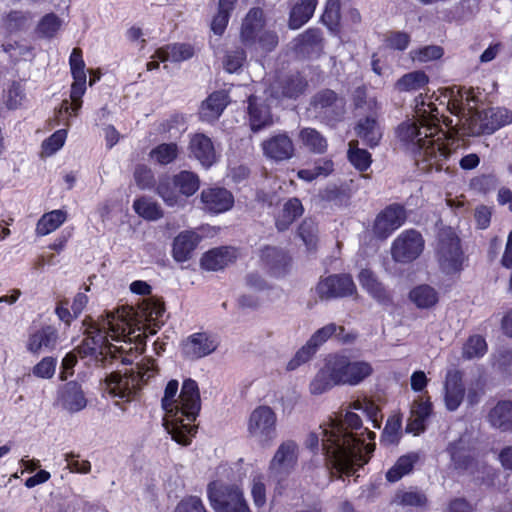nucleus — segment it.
Wrapping results in <instances>:
<instances>
[{
  "label": "nucleus",
  "mask_w": 512,
  "mask_h": 512,
  "mask_svg": "<svg viewBox=\"0 0 512 512\" xmlns=\"http://www.w3.org/2000/svg\"><path fill=\"white\" fill-rule=\"evenodd\" d=\"M375 433L363 428L360 417L354 412H346L343 419H331L319 426L318 431L311 432L305 445L311 451H318L320 441L328 465L339 473L353 474L365 465L374 451Z\"/></svg>",
  "instance_id": "obj_1"
},
{
  "label": "nucleus",
  "mask_w": 512,
  "mask_h": 512,
  "mask_svg": "<svg viewBox=\"0 0 512 512\" xmlns=\"http://www.w3.org/2000/svg\"><path fill=\"white\" fill-rule=\"evenodd\" d=\"M132 308L121 307L116 311L106 312L93 324L87 332V336L77 347L81 357H91L102 364L110 357L115 358L116 352L121 348L108 342V336L116 342L142 341L140 329L132 326Z\"/></svg>",
  "instance_id": "obj_2"
},
{
  "label": "nucleus",
  "mask_w": 512,
  "mask_h": 512,
  "mask_svg": "<svg viewBox=\"0 0 512 512\" xmlns=\"http://www.w3.org/2000/svg\"><path fill=\"white\" fill-rule=\"evenodd\" d=\"M437 122L436 116L418 108L416 119L402 123L397 129L399 140L414 154L416 162L427 163L423 169L435 166L436 170H440V162L450 154L445 143L446 134Z\"/></svg>",
  "instance_id": "obj_3"
},
{
  "label": "nucleus",
  "mask_w": 512,
  "mask_h": 512,
  "mask_svg": "<svg viewBox=\"0 0 512 512\" xmlns=\"http://www.w3.org/2000/svg\"><path fill=\"white\" fill-rule=\"evenodd\" d=\"M178 386L177 380H170L166 385L161 400L165 411L163 425L173 440L187 446L197 430L193 423L201 409L200 393L196 381L186 379L177 398Z\"/></svg>",
  "instance_id": "obj_4"
},
{
  "label": "nucleus",
  "mask_w": 512,
  "mask_h": 512,
  "mask_svg": "<svg viewBox=\"0 0 512 512\" xmlns=\"http://www.w3.org/2000/svg\"><path fill=\"white\" fill-rule=\"evenodd\" d=\"M156 374L154 362L137 365V367L110 373L105 378L104 390L113 397L124 401L133 400L142 386Z\"/></svg>",
  "instance_id": "obj_5"
},
{
  "label": "nucleus",
  "mask_w": 512,
  "mask_h": 512,
  "mask_svg": "<svg viewBox=\"0 0 512 512\" xmlns=\"http://www.w3.org/2000/svg\"><path fill=\"white\" fill-rule=\"evenodd\" d=\"M327 360L338 385L357 386L374 372L371 363L364 360L353 361L345 355H330Z\"/></svg>",
  "instance_id": "obj_6"
},
{
  "label": "nucleus",
  "mask_w": 512,
  "mask_h": 512,
  "mask_svg": "<svg viewBox=\"0 0 512 512\" xmlns=\"http://www.w3.org/2000/svg\"><path fill=\"white\" fill-rule=\"evenodd\" d=\"M207 492L215 512H250L242 490L236 485L212 482Z\"/></svg>",
  "instance_id": "obj_7"
},
{
  "label": "nucleus",
  "mask_w": 512,
  "mask_h": 512,
  "mask_svg": "<svg viewBox=\"0 0 512 512\" xmlns=\"http://www.w3.org/2000/svg\"><path fill=\"white\" fill-rule=\"evenodd\" d=\"M299 447L293 440L283 441L276 449L268 465V477L281 487L298 463Z\"/></svg>",
  "instance_id": "obj_8"
},
{
  "label": "nucleus",
  "mask_w": 512,
  "mask_h": 512,
  "mask_svg": "<svg viewBox=\"0 0 512 512\" xmlns=\"http://www.w3.org/2000/svg\"><path fill=\"white\" fill-rule=\"evenodd\" d=\"M436 255L440 268L444 273L453 274L462 269L464 256L460 240L451 229H445L440 232Z\"/></svg>",
  "instance_id": "obj_9"
},
{
  "label": "nucleus",
  "mask_w": 512,
  "mask_h": 512,
  "mask_svg": "<svg viewBox=\"0 0 512 512\" xmlns=\"http://www.w3.org/2000/svg\"><path fill=\"white\" fill-rule=\"evenodd\" d=\"M247 431L260 445L269 446L277 437V416L272 408H255L249 416Z\"/></svg>",
  "instance_id": "obj_10"
},
{
  "label": "nucleus",
  "mask_w": 512,
  "mask_h": 512,
  "mask_svg": "<svg viewBox=\"0 0 512 512\" xmlns=\"http://www.w3.org/2000/svg\"><path fill=\"white\" fill-rule=\"evenodd\" d=\"M345 100L331 89H322L313 95L309 110L322 122L341 120L345 114Z\"/></svg>",
  "instance_id": "obj_11"
},
{
  "label": "nucleus",
  "mask_w": 512,
  "mask_h": 512,
  "mask_svg": "<svg viewBox=\"0 0 512 512\" xmlns=\"http://www.w3.org/2000/svg\"><path fill=\"white\" fill-rule=\"evenodd\" d=\"M424 248L422 235L416 230L403 231L391 245V256L395 262L410 263L417 259Z\"/></svg>",
  "instance_id": "obj_12"
},
{
  "label": "nucleus",
  "mask_w": 512,
  "mask_h": 512,
  "mask_svg": "<svg viewBox=\"0 0 512 512\" xmlns=\"http://www.w3.org/2000/svg\"><path fill=\"white\" fill-rule=\"evenodd\" d=\"M356 291V285L348 274L330 275L316 286V293L322 300L352 296Z\"/></svg>",
  "instance_id": "obj_13"
},
{
  "label": "nucleus",
  "mask_w": 512,
  "mask_h": 512,
  "mask_svg": "<svg viewBox=\"0 0 512 512\" xmlns=\"http://www.w3.org/2000/svg\"><path fill=\"white\" fill-rule=\"evenodd\" d=\"M406 221V211L399 204H391L383 209L375 218L373 234L378 239H387Z\"/></svg>",
  "instance_id": "obj_14"
},
{
  "label": "nucleus",
  "mask_w": 512,
  "mask_h": 512,
  "mask_svg": "<svg viewBox=\"0 0 512 512\" xmlns=\"http://www.w3.org/2000/svg\"><path fill=\"white\" fill-rule=\"evenodd\" d=\"M337 332V325L329 323L318 329L308 340L306 345L300 348L294 357L288 362L287 370H295L300 365L306 363L317 351L318 347L326 342L334 333Z\"/></svg>",
  "instance_id": "obj_15"
},
{
  "label": "nucleus",
  "mask_w": 512,
  "mask_h": 512,
  "mask_svg": "<svg viewBox=\"0 0 512 512\" xmlns=\"http://www.w3.org/2000/svg\"><path fill=\"white\" fill-rule=\"evenodd\" d=\"M261 147L264 156L275 162L289 160L295 154L294 142L286 132L272 135L262 142Z\"/></svg>",
  "instance_id": "obj_16"
},
{
  "label": "nucleus",
  "mask_w": 512,
  "mask_h": 512,
  "mask_svg": "<svg viewBox=\"0 0 512 512\" xmlns=\"http://www.w3.org/2000/svg\"><path fill=\"white\" fill-rule=\"evenodd\" d=\"M201 209L220 214L230 210L234 205V197L230 191L221 187L203 189L200 194Z\"/></svg>",
  "instance_id": "obj_17"
},
{
  "label": "nucleus",
  "mask_w": 512,
  "mask_h": 512,
  "mask_svg": "<svg viewBox=\"0 0 512 512\" xmlns=\"http://www.w3.org/2000/svg\"><path fill=\"white\" fill-rule=\"evenodd\" d=\"M218 345L219 342L216 337L205 332H199L190 335L183 342L182 350L186 358L195 360L212 354Z\"/></svg>",
  "instance_id": "obj_18"
},
{
  "label": "nucleus",
  "mask_w": 512,
  "mask_h": 512,
  "mask_svg": "<svg viewBox=\"0 0 512 512\" xmlns=\"http://www.w3.org/2000/svg\"><path fill=\"white\" fill-rule=\"evenodd\" d=\"M465 396L462 373L458 370L447 372L444 383V403L449 411H455L461 405Z\"/></svg>",
  "instance_id": "obj_19"
},
{
  "label": "nucleus",
  "mask_w": 512,
  "mask_h": 512,
  "mask_svg": "<svg viewBox=\"0 0 512 512\" xmlns=\"http://www.w3.org/2000/svg\"><path fill=\"white\" fill-rule=\"evenodd\" d=\"M189 150L193 157L206 168L212 166L217 160L212 140L203 133H196L191 136Z\"/></svg>",
  "instance_id": "obj_20"
},
{
  "label": "nucleus",
  "mask_w": 512,
  "mask_h": 512,
  "mask_svg": "<svg viewBox=\"0 0 512 512\" xmlns=\"http://www.w3.org/2000/svg\"><path fill=\"white\" fill-rule=\"evenodd\" d=\"M512 122V112L506 108L491 109L484 114L481 123H472L471 133H493L495 130Z\"/></svg>",
  "instance_id": "obj_21"
},
{
  "label": "nucleus",
  "mask_w": 512,
  "mask_h": 512,
  "mask_svg": "<svg viewBox=\"0 0 512 512\" xmlns=\"http://www.w3.org/2000/svg\"><path fill=\"white\" fill-rule=\"evenodd\" d=\"M57 341V330L52 326H44L30 334L26 348L33 354H39L40 352L54 349Z\"/></svg>",
  "instance_id": "obj_22"
},
{
  "label": "nucleus",
  "mask_w": 512,
  "mask_h": 512,
  "mask_svg": "<svg viewBox=\"0 0 512 512\" xmlns=\"http://www.w3.org/2000/svg\"><path fill=\"white\" fill-rule=\"evenodd\" d=\"M358 280L362 288L378 303L382 305L392 304L389 291L371 270L363 269L358 275Z\"/></svg>",
  "instance_id": "obj_23"
},
{
  "label": "nucleus",
  "mask_w": 512,
  "mask_h": 512,
  "mask_svg": "<svg viewBox=\"0 0 512 512\" xmlns=\"http://www.w3.org/2000/svg\"><path fill=\"white\" fill-rule=\"evenodd\" d=\"M236 259V251L230 247H218L209 250L201 258V266L208 271H218Z\"/></svg>",
  "instance_id": "obj_24"
},
{
  "label": "nucleus",
  "mask_w": 512,
  "mask_h": 512,
  "mask_svg": "<svg viewBox=\"0 0 512 512\" xmlns=\"http://www.w3.org/2000/svg\"><path fill=\"white\" fill-rule=\"evenodd\" d=\"M61 406L70 413L79 412L87 405L81 386L74 381L66 383L61 391Z\"/></svg>",
  "instance_id": "obj_25"
},
{
  "label": "nucleus",
  "mask_w": 512,
  "mask_h": 512,
  "mask_svg": "<svg viewBox=\"0 0 512 512\" xmlns=\"http://www.w3.org/2000/svg\"><path fill=\"white\" fill-rule=\"evenodd\" d=\"M228 95L224 91H216L210 94L201 104L199 115L206 122L216 121L228 104Z\"/></svg>",
  "instance_id": "obj_26"
},
{
  "label": "nucleus",
  "mask_w": 512,
  "mask_h": 512,
  "mask_svg": "<svg viewBox=\"0 0 512 512\" xmlns=\"http://www.w3.org/2000/svg\"><path fill=\"white\" fill-rule=\"evenodd\" d=\"M199 241L200 236L196 232H181L173 241L172 255L174 260L177 262L189 260Z\"/></svg>",
  "instance_id": "obj_27"
},
{
  "label": "nucleus",
  "mask_w": 512,
  "mask_h": 512,
  "mask_svg": "<svg viewBox=\"0 0 512 512\" xmlns=\"http://www.w3.org/2000/svg\"><path fill=\"white\" fill-rule=\"evenodd\" d=\"M432 412V403L419 397L411 406V415L408 419L406 430L415 435L425 430V423Z\"/></svg>",
  "instance_id": "obj_28"
},
{
  "label": "nucleus",
  "mask_w": 512,
  "mask_h": 512,
  "mask_svg": "<svg viewBox=\"0 0 512 512\" xmlns=\"http://www.w3.org/2000/svg\"><path fill=\"white\" fill-rule=\"evenodd\" d=\"M73 79L74 81L70 91L72 104H70L68 100H63L58 110L59 117L64 115L76 116L82 106V96L86 91V76H73Z\"/></svg>",
  "instance_id": "obj_29"
},
{
  "label": "nucleus",
  "mask_w": 512,
  "mask_h": 512,
  "mask_svg": "<svg viewBox=\"0 0 512 512\" xmlns=\"http://www.w3.org/2000/svg\"><path fill=\"white\" fill-rule=\"evenodd\" d=\"M307 87V81L300 74L285 77L272 85V95L275 97L297 98Z\"/></svg>",
  "instance_id": "obj_30"
},
{
  "label": "nucleus",
  "mask_w": 512,
  "mask_h": 512,
  "mask_svg": "<svg viewBox=\"0 0 512 512\" xmlns=\"http://www.w3.org/2000/svg\"><path fill=\"white\" fill-rule=\"evenodd\" d=\"M156 193L167 206H183L185 203L173 176L167 174L160 176L156 185Z\"/></svg>",
  "instance_id": "obj_31"
},
{
  "label": "nucleus",
  "mask_w": 512,
  "mask_h": 512,
  "mask_svg": "<svg viewBox=\"0 0 512 512\" xmlns=\"http://www.w3.org/2000/svg\"><path fill=\"white\" fill-rule=\"evenodd\" d=\"M264 26L263 11L260 8H252L246 15L241 29V40L245 45L256 42L258 33Z\"/></svg>",
  "instance_id": "obj_32"
},
{
  "label": "nucleus",
  "mask_w": 512,
  "mask_h": 512,
  "mask_svg": "<svg viewBox=\"0 0 512 512\" xmlns=\"http://www.w3.org/2000/svg\"><path fill=\"white\" fill-rule=\"evenodd\" d=\"M355 132L363 143L370 148L376 147L382 138V130L377 120L372 116L360 119L355 126Z\"/></svg>",
  "instance_id": "obj_33"
},
{
  "label": "nucleus",
  "mask_w": 512,
  "mask_h": 512,
  "mask_svg": "<svg viewBox=\"0 0 512 512\" xmlns=\"http://www.w3.org/2000/svg\"><path fill=\"white\" fill-rule=\"evenodd\" d=\"M303 211L302 203L298 198L287 200L275 217V225L278 231L287 230L303 214Z\"/></svg>",
  "instance_id": "obj_34"
},
{
  "label": "nucleus",
  "mask_w": 512,
  "mask_h": 512,
  "mask_svg": "<svg viewBox=\"0 0 512 512\" xmlns=\"http://www.w3.org/2000/svg\"><path fill=\"white\" fill-rule=\"evenodd\" d=\"M488 421L491 426L501 431L512 429V402L499 401L489 412Z\"/></svg>",
  "instance_id": "obj_35"
},
{
  "label": "nucleus",
  "mask_w": 512,
  "mask_h": 512,
  "mask_svg": "<svg viewBox=\"0 0 512 512\" xmlns=\"http://www.w3.org/2000/svg\"><path fill=\"white\" fill-rule=\"evenodd\" d=\"M194 55L193 47L189 44L175 43L156 50L153 57L162 62H181L190 59Z\"/></svg>",
  "instance_id": "obj_36"
},
{
  "label": "nucleus",
  "mask_w": 512,
  "mask_h": 512,
  "mask_svg": "<svg viewBox=\"0 0 512 512\" xmlns=\"http://www.w3.org/2000/svg\"><path fill=\"white\" fill-rule=\"evenodd\" d=\"M317 0H301L293 6L289 17V27L298 29L303 26L313 16Z\"/></svg>",
  "instance_id": "obj_37"
},
{
  "label": "nucleus",
  "mask_w": 512,
  "mask_h": 512,
  "mask_svg": "<svg viewBox=\"0 0 512 512\" xmlns=\"http://www.w3.org/2000/svg\"><path fill=\"white\" fill-rule=\"evenodd\" d=\"M330 369L331 367L326 359L324 366L310 382L309 391L312 395H321L332 389L334 386H339L336 384V379Z\"/></svg>",
  "instance_id": "obj_38"
},
{
  "label": "nucleus",
  "mask_w": 512,
  "mask_h": 512,
  "mask_svg": "<svg viewBox=\"0 0 512 512\" xmlns=\"http://www.w3.org/2000/svg\"><path fill=\"white\" fill-rule=\"evenodd\" d=\"M299 140L310 152L323 154L326 152L328 143L326 138L316 129L306 127L299 131Z\"/></svg>",
  "instance_id": "obj_39"
},
{
  "label": "nucleus",
  "mask_w": 512,
  "mask_h": 512,
  "mask_svg": "<svg viewBox=\"0 0 512 512\" xmlns=\"http://www.w3.org/2000/svg\"><path fill=\"white\" fill-rule=\"evenodd\" d=\"M249 116L251 129L254 132L272 124L270 110L265 105H257L254 96L249 97Z\"/></svg>",
  "instance_id": "obj_40"
},
{
  "label": "nucleus",
  "mask_w": 512,
  "mask_h": 512,
  "mask_svg": "<svg viewBox=\"0 0 512 512\" xmlns=\"http://www.w3.org/2000/svg\"><path fill=\"white\" fill-rule=\"evenodd\" d=\"M66 218V211L60 209L43 214L36 224V234L45 236L52 233L65 222Z\"/></svg>",
  "instance_id": "obj_41"
},
{
  "label": "nucleus",
  "mask_w": 512,
  "mask_h": 512,
  "mask_svg": "<svg viewBox=\"0 0 512 512\" xmlns=\"http://www.w3.org/2000/svg\"><path fill=\"white\" fill-rule=\"evenodd\" d=\"M410 300L421 309L433 307L438 302L436 290L429 285H419L412 289L409 294Z\"/></svg>",
  "instance_id": "obj_42"
},
{
  "label": "nucleus",
  "mask_w": 512,
  "mask_h": 512,
  "mask_svg": "<svg viewBox=\"0 0 512 512\" xmlns=\"http://www.w3.org/2000/svg\"><path fill=\"white\" fill-rule=\"evenodd\" d=\"M296 47L302 53L317 52L322 48V36L318 29L310 28L296 38Z\"/></svg>",
  "instance_id": "obj_43"
},
{
  "label": "nucleus",
  "mask_w": 512,
  "mask_h": 512,
  "mask_svg": "<svg viewBox=\"0 0 512 512\" xmlns=\"http://www.w3.org/2000/svg\"><path fill=\"white\" fill-rule=\"evenodd\" d=\"M133 208L140 217L146 220L154 221L163 217L161 206L148 197L136 199L133 203Z\"/></svg>",
  "instance_id": "obj_44"
},
{
  "label": "nucleus",
  "mask_w": 512,
  "mask_h": 512,
  "mask_svg": "<svg viewBox=\"0 0 512 512\" xmlns=\"http://www.w3.org/2000/svg\"><path fill=\"white\" fill-rule=\"evenodd\" d=\"M173 178L181 196L190 197L200 187V179L194 172L183 170L173 175Z\"/></svg>",
  "instance_id": "obj_45"
},
{
  "label": "nucleus",
  "mask_w": 512,
  "mask_h": 512,
  "mask_svg": "<svg viewBox=\"0 0 512 512\" xmlns=\"http://www.w3.org/2000/svg\"><path fill=\"white\" fill-rule=\"evenodd\" d=\"M348 146L347 156L350 163L357 170L366 171L372 163L371 154L367 150L359 148L357 140L350 141Z\"/></svg>",
  "instance_id": "obj_46"
},
{
  "label": "nucleus",
  "mask_w": 512,
  "mask_h": 512,
  "mask_svg": "<svg viewBox=\"0 0 512 512\" xmlns=\"http://www.w3.org/2000/svg\"><path fill=\"white\" fill-rule=\"evenodd\" d=\"M417 461L418 455L414 453L400 457L395 465L387 471V480L389 482L398 481L412 470Z\"/></svg>",
  "instance_id": "obj_47"
},
{
  "label": "nucleus",
  "mask_w": 512,
  "mask_h": 512,
  "mask_svg": "<svg viewBox=\"0 0 512 512\" xmlns=\"http://www.w3.org/2000/svg\"><path fill=\"white\" fill-rule=\"evenodd\" d=\"M429 78L423 71H413L403 75L396 83L400 91H416L425 87Z\"/></svg>",
  "instance_id": "obj_48"
},
{
  "label": "nucleus",
  "mask_w": 512,
  "mask_h": 512,
  "mask_svg": "<svg viewBox=\"0 0 512 512\" xmlns=\"http://www.w3.org/2000/svg\"><path fill=\"white\" fill-rule=\"evenodd\" d=\"M149 156L158 164H170L178 156V146L175 143H162L152 149L149 153Z\"/></svg>",
  "instance_id": "obj_49"
},
{
  "label": "nucleus",
  "mask_w": 512,
  "mask_h": 512,
  "mask_svg": "<svg viewBox=\"0 0 512 512\" xmlns=\"http://www.w3.org/2000/svg\"><path fill=\"white\" fill-rule=\"evenodd\" d=\"M487 351L485 339L479 335L470 336L462 348V356L467 360L482 357Z\"/></svg>",
  "instance_id": "obj_50"
},
{
  "label": "nucleus",
  "mask_w": 512,
  "mask_h": 512,
  "mask_svg": "<svg viewBox=\"0 0 512 512\" xmlns=\"http://www.w3.org/2000/svg\"><path fill=\"white\" fill-rule=\"evenodd\" d=\"M396 501L403 506L425 507L428 498L424 492L418 489H409L407 491H399L396 494Z\"/></svg>",
  "instance_id": "obj_51"
},
{
  "label": "nucleus",
  "mask_w": 512,
  "mask_h": 512,
  "mask_svg": "<svg viewBox=\"0 0 512 512\" xmlns=\"http://www.w3.org/2000/svg\"><path fill=\"white\" fill-rule=\"evenodd\" d=\"M410 57L412 61L419 63H426L433 60L440 59L443 54V48L438 45H428L413 49L410 51Z\"/></svg>",
  "instance_id": "obj_52"
},
{
  "label": "nucleus",
  "mask_w": 512,
  "mask_h": 512,
  "mask_svg": "<svg viewBox=\"0 0 512 512\" xmlns=\"http://www.w3.org/2000/svg\"><path fill=\"white\" fill-rule=\"evenodd\" d=\"M261 259L273 270H278L287 264L286 254L276 247H265L262 249Z\"/></svg>",
  "instance_id": "obj_53"
},
{
  "label": "nucleus",
  "mask_w": 512,
  "mask_h": 512,
  "mask_svg": "<svg viewBox=\"0 0 512 512\" xmlns=\"http://www.w3.org/2000/svg\"><path fill=\"white\" fill-rule=\"evenodd\" d=\"M452 461L457 469H467L472 463V457L464 447V442L459 440L449 446Z\"/></svg>",
  "instance_id": "obj_54"
},
{
  "label": "nucleus",
  "mask_w": 512,
  "mask_h": 512,
  "mask_svg": "<svg viewBox=\"0 0 512 512\" xmlns=\"http://www.w3.org/2000/svg\"><path fill=\"white\" fill-rule=\"evenodd\" d=\"M265 476L262 473H255L251 480V494L253 502L257 507H263L266 504V486Z\"/></svg>",
  "instance_id": "obj_55"
},
{
  "label": "nucleus",
  "mask_w": 512,
  "mask_h": 512,
  "mask_svg": "<svg viewBox=\"0 0 512 512\" xmlns=\"http://www.w3.org/2000/svg\"><path fill=\"white\" fill-rule=\"evenodd\" d=\"M318 228L312 219H305L298 229V234L307 248H314L317 242Z\"/></svg>",
  "instance_id": "obj_56"
},
{
  "label": "nucleus",
  "mask_w": 512,
  "mask_h": 512,
  "mask_svg": "<svg viewBox=\"0 0 512 512\" xmlns=\"http://www.w3.org/2000/svg\"><path fill=\"white\" fill-rule=\"evenodd\" d=\"M32 17L29 13L12 11L4 19L5 27L9 31L24 29L31 23Z\"/></svg>",
  "instance_id": "obj_57"
},
{
  "label": "nucleus",
  "mask_w": 512,
  "mask_h": 512,
  "mask_svg": "<svg viewBox=\"0 0 512 512\" xmlns=\"http://www.w3.org/2000/svg\"><path fill=\"white\" fill-rule=\"evenodd\" d=\"M322 21L330 30H335L338 27L340 22V3L338 0L327 1Z\"/></svg>",
  "instance_id": "obj_58"
},
{
  "label": "nucleus",
  "mask_w": 512,
  "mask_h": 512,
  "mask_svg": "<svg viewBox=\"0 0 512 512\" xmlns=\"http://www.w3.org/2000/svg\"><path fill=\"white\" fill-rule=\"evenodd\" d=\"M401 421L397 417H391L387 420L382 432L381 442L385 444H395L399 440V431Z\"/></svg>",
  "instance_id": "obj_59"
},
{
  "label": "nucleus",
  "mask_w": 512,
  "mask_h": 512,
  "mask_svg": "<svg viewBox=\"0 0 512 512\" xmlns=\"http://www.w3.org/2000/svg\"><path fill=\"white\" fill-rule=\"evenodd\" d=\"M61 26L60 19L55 14H47L38 24V32L47 38L53 37Z\"/></svg>",
  "instance_id": "obj_60"
},
{
  "label": "nucleus",
  "mask_w": 512,
  "mask_h": 512,
  "mask_svg": "<svg viewBox=\"0 0 512 512\" xmlns=\"http://www.w3.org/2000/svg\"><path fill=\"white\" fill-rule=\"evenodd\" d=\"M351 407L355 410L363 411L369 418L372 423L373 428H380V421L378 419L379 409L378 407L371 401H354Z\"/></svg>",
  "instance_id": "obj_61"
},
{
  "label": "nucleus",
  "mask_w": 512,
  "mask_h": 512,
  "mask_svg": "<svg viewBox=\"0 0 512 512\" xmlns=\"http://www.w3.org/2000/svg\"><path fill=\"white\" fill-rule=\"evenodd\" d=\"M246 59V54L243 49L237 48L227 52L224 59V67L229 73L236 72L240 69Z\"/></svg>",
  "instance_id": "obj_62"
},
{
  "label": "nucleus",
  "mask_w": 512,
  "mask_h": 512,
  "mask_svg": "<svg viewBox=\"0 0 512 512\" xmlns=\"http://www.w3.org/2000/svg\"><path fill=\"white\" fill-rule=\"evenodd\" d=\"M385 43L391 49L403 51L410 43V36L406 32L393 31L387 34Z\"/></svg>",
  "instance_id": "obj_63"
},
{
  "label": "nucleus",
  "mask_w": 512,
  "mask_h": 512,
  "mask_svg": "<svg viewBox=\"0 0 512 512\" xmlns=\"http://www.w3.org/2000/svg\"><path fill=\"white\" fill-rule=\"evenodd\" d=\"M175 509L179 512H207L202 500L197 496H190L181 500Z\"/></svg>",
  "instance_id": "obj_64"
}]
</instances>
